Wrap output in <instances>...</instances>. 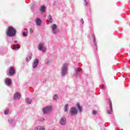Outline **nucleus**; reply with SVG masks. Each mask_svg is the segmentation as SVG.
<instances>
[{
    "label": "nucleus",
    "instance_id": "obj_1",
    "mask_svg": "<svg viewBox=\"0 0 130 130\" xmlns=\"http://www.w3.org/2000/svg\"><path fill=\"white\" fill-rule=\"evenodd\" d=\"M69 70L68 64L64 63L63 64L61 68V76L62 77H65L68 74V71Z\"/></svg>",
    "mask_w": 130,
    "mask_h": 130
},
{
    "label": "nucleus",
    "instance_id": "obj_35",
    "mask_svg": "<svg viewBox=\"0 0 130 130\" xmlns=\"http://www.w3.org/2000/svg\"><path fill=\"white\" fill-rule=\"evenodd\" d=\"M24 30H27V28H24Z\"/></svg>",
    "mask_w": 130,
    "mask_h": 130
},
{
    "label": "nucleus",
    "instance_id": "obj_20",
    "mask_svg": "<svg viewBox=\"0 0 130 130\" xmlns=\"http://www.w3.org/2000/svg\"><path fill=\"white\" fill-rule=\"evenodd\" d=\"M46 10V8H45V6H42L40 8V11L42 12V13H44L45 12V10Z\"/></svg>",
    "mask_w": 130,
    "mask_h": 130
},
{
    "label": "nucleus",
    "instance_id": "obj_26",
    "mask_svg": "<svg viewBox=\"0 0 130 130\" xmlns=\"http://www.w3.org/2000/svg\"><path fill=\"white\" fill-rule=\"evenodd\" d=\"M84 2V6H85V7H89V3L88 2V1L87 0H83Z\"/></svg>",
    "mask_w": 130,
    "mask_h": 130
},
{
    "label": "nucleus",
    "instance_id": "obj_7",
    "mask_svg": "<svg viewBox=\"0 0 130 130\" xmlns=\"http://www.w3.org/2000/svg\"><path fill=\"white\" fill-rule=\"evenodd\" d=\"M18 43V41H14V44L12 45L13 50H18V49H20V44Z\"/></svg>",
    "mask_w": 130,
    "mask_h": 130
},
{
    "label": "nucleus",
    "instance_id": "obj_13",
    "mask_svg": "<svg viewBox=\"0 0 130 130\" xmlns=\"http://www.w3.org/2000/svg\"><path fill=\"white\" fill-rule=\"evenodd\" d=\"M21 97V94L19 92H17L14 94V100H19Z\"/></svg>",
    "mask_w": 130,
    "mask_h": 130
},
{
    "label": "nucleus",
    "instance_id": "obj_11",
    "mask_svg": "<svg viewBox=\"0 0 130 130\" xmlns=\"http://www.w3.org/2000/svg\"><path fill=\"white\" fill-rule=\"evenodd\" d=\"M5 83L7 86H11V85H12V79L9 78H6L5 80Z\"/></svg>",
    "mask_w": 130,
    "mask_h": 130
},
{
    "label": "nucleus",
    "instance_id": "obj_19",
    "mask_svg": "<svg viewBox=\"0 0 130 130\" xmlns=\"http://www.w3.org/2000/svg\"><path fill=\"white\" fill-rule=\"evenodd\" d=\"M25 101L27 104H31L32 103V99H29V98H26L25 99Z\"/></svg>",
    "mask_w": 130,
    "mask_h": 130
},
{
    "label": "nucleus",
    "instance_id": "obj_6",
    "mask_svg": "<svg viewBox=\"0 0 130 130\" xmlns=\"http://www.w3.org/2000/svg\"><path fill=\"white\" fill-rule=\"evenodd\" d=\"M38 48L40 51H42V52H46V48L44 47V43H40L38 45Z\"/></svg>",
    "mask_w": 130,
    "mask_h": 130
},
{
    "label": "nucleus",
    "instance_id": "obj_30",
    "mask_svg": "<svg viewBox=\"0 0 130 130\" xmlns=\"http://www.w3.org/2000/svg\"><path fill=\"white\" fill-rule=\"evenodd\" d=\"M39 120L40 121H42H42H44V120H45V119L44 118H43V117H40L39 118Z\"/></svg>",
    "mask_w": 130,
    "mask_h": 130
},
{
    "label": "nucleus",
    "instance_id": "obj_2",
    "mask_svg": "<svg viewBox=\"0 0 130 130\" xmlns=\"http://www.w3.org/2000/svg\"><path fill=\"white\" fill-rule=\"evenodd\" d=\"M16 29L14 28L13 27H8V29L7 31V35L9 36V37H14V36H16Z\"/></svg>",
    "mask_w": 130,
    "mask_h": 130
},
{
    "label": "nucleus",
    "instance_id": "obj_12",
    "mask_svg": "<svg viewBox=\"0 0 130 130\" xmlns=\"http://www.w3.org/2000/svg\"><path fill=\"white\" fill-rule=\"evenodd\" d=\"M109 104L110 109L108 110L107 112L109 114H111L112 113V103H111V101H109Z\"/></svg>",
    "mask_w": 130,
    "mask_h": 130
},
{
    "label": "nucleus",
    "instance_id": "obj_28",
    "mask_svg": "<svg viewBox=\"0 0 130 130\" xmlns=\"http://www.w3.org/2000/svg\"><path fill=\"white\" fill-rule=\"evenodd\" d=\"M22 35L24 37H26L28 36V34H27V33L25 31H23L22 32Z\"/></svg>",
    "mask_w": 130,
    "mask_h": 130
},
{
    "label": "nucleus",
    "instance_id": "obj_34",
    "mask_svg": "<svg viewBox=\"0 0 130 130\" xmlns=\"http://www.w3.org/2000/svg\"><path fill=\"white\" fill-rule=\"evenodd\" d=\"M29 32H30V33H33L34 31H33V30L32 29H30L29 30Z\"/></svg>",
    "mask_w": 130,
    "mask_h": 130
},
{
    "label": "nucleus",
    "instance_id": "obj_31",
    "mask_svg": "<svg viewBox=\"0 0 130 130\" xmlns=\"http://www.w3.org/2000/svg\"><path fill=\"white\" fill-rule=\"evenodd\" d=\"M97 114V111L93 110L92 111V115H96Z\"/></svg>",
    "mask_w": 130,
    "mask_h": 130
},
{
    "label": "nucleus",
    "instance_id": "obj_10",
    "mask_svg": "<svg viewBox=\"0 0 130 130\" xmlns=\"http://www.w3.org/2000/svg\"><path fill=\"white\" fill-rule=\"evenodd\" d=\"M38 63H39V60L37 58L35 59L32 62L33 69H36L38 67Z\"/></svg>",
    "mask_w": 130,
    "mask_h": 130
},
{
    "label": "nucleus",
    "instance_id": "obj_23",
    "mask_svg": "<svg viewBox=\"0 0 130 130\" xmlns=\"http://www.w3.org/2000/svg\"><path fill=\"white\" fill-rule=\"evenodd\" d=\"M31 58H32V55H28L26 57V61L27 62L30 61V60H31Z\"/></svg>",
    "mask_w": 130,
    "mask_h": 130
},
{
    "label": "nucleus",
    "instance_id": "obj_14",
    "mask_svg": "<svg viewBox=\"0 0 130 130\" xmlns=\"http://www.w3.org/2000/svg\"><path fill=\"white\" fill-rule=\"evenodd\" d=\"M60 123L61 125H64L67 123V119L66 118H61L60 120Z\"/></svg>",
    "mask_w": 130,
    "mask_h": 130
},
{
    "label": "nucleus",
    "instance_id": "obj_3",
    "mask_svg": "<svg viewBox=\"0 0 130 130\" xmlns=\"http://www.w3.org/2000/svg\"><path fill=\"white\" fill-rule=\"evenodd\" d=\"M52 111V107L47 106L46 107L43 108L42 111L43 114H49Z\"/></svg>",
    "mask_w": 130,
    "mask_h": 130
},
{
    "label": "nucleus",
    "instance_id": "obj_27",
    "mask_svg": "<svg viewBox=\"0 0 130 130\" xmlns=\"http://www.w3.org/2000/svg\"><path fill=\"white\" fill-rule=\"evenodd\" d=\"M9 113H10V110L9 109L5 110L4 112V114H5V115L9 114Z\"/></svg>",
    "mask_w": 130,
    "mask_h": 130
},
{
    "label": "nucleus",
    "instance_id": "obj_16",
    "mask_svg": "<svg viewBox=\"0 0 130 130\" xmlns=\"http://www.w3.org/2000/svg\"><path fill=\"white\" fill-rule=\"evenodd\" d=\"M41 19L40 18H36L35 20V23L37 26H40L41 25Z\"/></svg>",
    "mask_w": 130,
    "mask_h": 130
},
{
    "label": "nucleus",
    "instance_id": "obj_18",
    "mask_svg": "<svg viewBox=\"0 0 130 130\" xmlns=\"http://www.w3.org/2000/svg\"><path fill=\"white\" fill-rule=\"evenodd\" d=\"M48 22L49 23H52V21H53V19L52 18V17H51V15H49L48 17Z\"/></svg>",
    "mask_w": 130,
    "mask_h": 130
},
{
    "label": "nucleus",
    "instance_id": "obj_24",
    "mask_svg": "<svg viewBox=\"0 0 130 130\" xmlns=\"http://www.w3.org/2000/svg\"><path fill=\"white\" fill-rule=\"evenodd\" d=\"M9 123H16V121L13 118H10L8 120Z\"/></svg>",
    "mask_w": 130,
    "mask_h": 130
},
{
    "label": "nucleus",
    "instance_id": "obj_15",
    "mask_svg": "<svg viewBox=\"0 0 130 130\" xmlns=\"http://www.w3.org/2000/svg\"><path fill=\"white\" fill-rule=\"evenodd\" d=\"M76 107H77V110L79 113H81V112L83 111V107L80 105V104L78 103L76 105Z\"/></svg>",
    "mask_w": 130,
    "mask_h": 130
},
{
    "label": "nucleus",
    "instance_id": "obj_25",
    "mask_svg": "<svg viewBox=\"0 0 130 130\" xmlns=\"http://www.w3.org/2000/svg\"><path fill=\"white\" fill-rule=\"evenodd\" d=\"M69 108V104H66L64 107V112H68V108Z\"/></svg>",
    "mask_w": 130,
    "mask_h": 130
},
{
    "label": "nucleus",
    "instance_id": "obj_9",
    "mask_svg": "<svg viewBox=\"0 0 130 130\" xmlns=\"http://www.w3.org/2000/svg\"><path fill=\"white\" fill-rule=\"evenodd\" d=\"M15 74H16V70H15V68L14 67H10L8 75H9V76H14Z\"/></svg>",
    "mask_w": 130,
    "mask_h": 130
},
{
    "label": "nucleus",
    "instance_id": "obj_29",
    "mask_svg": "<svg viewBox=\"0 0 130 130\" xmlns=\"http://www.w3.org/2000/svg\"><path fill=\"white\" fill-rule=\"evenodd\" d=\"M58 97V95H57V94H56L55 95H54V96H53V100H56V98Z\"/></svg>",
    "mask_w": 130,
    "mask_h": 130
},
{
    "label": "nucleus",
    "instance_id": "obj_33",
    "mask_svg": "<svg viewBox=\"0 0 130 130\" xmlns=\"http://www.w3.org/2000/svg\"><path fill=\"white\" fill-rule=\"evenodd\" d=\"M80 22H81L82 24H84V20L83 19H81Z\"/></svg>",
    "mask_w": 130,
    "mask_h": 130
},
{
    "label": "nucleus",
    "instance_id": "obj_22",
    "mask_svg": "<svg viewBox=\"0 0 130 130\" xmlns=\"http://www.w3.org/2000/svg\"><path fill=\"white\" fill-rule=\"evenodd\" d=\"M93 38L94 46H95V48L97 49L98 46H97V44H96V39L95 38V36H93Z\"/></svg>",
    "mask_w": 130,
    "mask_h": 130
},
{
    "label": "nucleus",
    "instance_id": "obj_17",
    "mask_svg": "<svg viewBox=\"0 0 130 130\" xmlns=\"http://www.w3.org/2000/svg\"><path fill=\"white\" fill-rule=\"evenodd\" d=\"M44 129H45V128L44 127V126H39L35 128V130H44Z\"/></svg>",
    "mask_w": 130,
    "mask_h": 130
},
{
    "label": "nucleus",
    "instance_id": "obj_32",
    "mask_svg": "<svg viewBox=\"0 0 130 130\" xmlns=\"http://www.w3.org/2000/svg\"><path fill=\"white\" fill-rule=\"evenodd\" d=\"M101 88H102L103 90H105V86H104V85L102 84V85H101Z\"/></svg>",
    "mask_w": 130,
    "mask_h": 130
},
{
    "label": "nucleus",
    "instance_id": "obj_4",
    "mask_svg": "<svg viewBox=\"0 0 130 130\" xmlns=\"http://www.w3.org/2000/svg\"><path fill=\"white\" fill-rule=\"evenodd\" d=\"M69 112L71 116H75V115H77V114H78V109L75 107H72L70 109Z\"/></svg>",
    "mask_w": 130,
    "mask_h": 130
},
{
    "label": "nucleus",
    "instance_id": "obj_5",
    "mask_svg": "<svg viewBox=\"0 0 130 130\" xmlns=\"http://www.w3.org/2000/svg\"><path fill=\"white\" fill-rule=\"evenodd\" d=\"M52 32L54 35H56L58 34V30H57V25L55 24H53L51 26Z\"/></svg>",
    "mask_w": 130,
    "mask_h": 130
},
{
    "label": "nucleus",
    "instance_id": "obj_8",
    "mask_svg": "<svg viewBox=\"0 0 130 130\" xmlns=\"http://www.w3.org/2000/svg\"><path fill=\"white\" fill-rule=\"evenodd\" d=\"M82 73V69L80 68H76L75 69L74 76L78 77L80 74Z\"/></svg>",
    "mask_w": 130,
    "mask_h": 130
},
{
    "label": "nucleus",
    "instance_id": "obj_21",
    "mask_svg": "<svg viewBox=\"0 0 130 130\" xmlns=\"http://www.w3.org/2000/svg\"><path fill=\"white\" fill-rule=\"evenodd\" d=\"M52 62V60L49 59V58H47L45 60V63L46 64H49V63H51Z\"/></svg>",
    "mask_w": 130,
    "mask_h": 130
}]
</instances>
